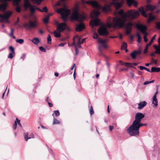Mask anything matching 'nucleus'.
Wrapping results in <instances>:
<instances>
[{
  "mask_svg": "<svg viewBox=\"0 0 160 160\" xmlns=\"http://www.w3.org/2000/svg\"><path fill=\"white\" fill-rule=\"evenodd\" d=\"M9 49L12 51V52L14 54H15L14 49L12 46H10L9 47Z\"/></svg>",
  "mask_w": 160,
  "mask_h": 160,
  "instance_id": "nucleus-49",
  "label": "nucleus"
},
{
  "mask_svg": "<svg viewBox=\"0 0 160 160\" xmlns=\"http://www.w3.org/2000/svg\"><path fill=\"white\" fill-rule=\"evenodd\" d=\"M32 42L35 44L37 45L39 42V39L37 38H34L32 40Z\"/></svg>",
  "mask_w": 160,
  "mask_h": 160,
  "instance_id": "nucleus-33",
  "label": "nucleus"
},
{
  "mask_svg": "<svg viewBox=\"0 0 160 160\" xmlns=\"http://www.w3.org/2000/svg\"><path fill=\"white\" fill-rule=\"evenodd\" d=\"M150 83V81H146L144 83L143 85H146Z\"/></svg>",
  "mask_w": 160,
  "mask_h": 160,
  "instance_id": "nucleus-63",
  "label": "nucleus"
},
{
  "mask_svg": "<svg viewBox=\"0 0 160 160\" xmlns=\"http://www.w3.org/2000/svg\"><path fill=\"white\" fill-rule=\"evenodd\" d=\"M143 39L144 41L145 42H147L148 41V39L147 38V37H146V36H144L143 37Z\"/></svg>",
  "mask_w": 160,
  "mask_h": 160,
  "instance_id": "nucleus-61",
  "label": "nucleus"
},
{
  "mask_svg": "<svg viewBox=\"0 0 160 160\" xmlns=\"http://www.w3.org/2000/svg\"><path fill=\"white\" fill-rule=\"evenodd\" d=\"M66 44V43H65V42L62 43H61L60 44L58 45V46H60V47H63V46H64Z\"/></svg>",
  "mask_w": 160,
  "mask_h": 160,
  "instance_id": "nucleus-60",
  "label": "nucleus"
},
{
  "mask_svg": "<svg viewBox=\"0 0 160 160\" xmlns=\"http://www.w3.org/2000/svg\"><path fill=\"white\" fill-rule=\"evenodd\" d=\"M158 86H157V90L156 92H155L154 96L153 97L152 100H157L156 98L157 95L158 93Z\"/></svg>",
  "mask_w": 160,
  "mask_h": 160,
  "instance_id": "nucleus-32",
  "label": "nucleus"
},
{
  "mask_svg": "<svg viewBox=\"0 0 160 160\" xmlns=\"http://www.w3.org/2000/svg\"><path fill=\"white\" fill-rule=\"evenodd\" d=\"M98 42L102 44V47L104 49H106L108 48V46L106 44V40H102L101 38H99L98 40Z\"/></svg>",
  "mask_w": 160,
  "mask_h": 160,
  "instance_id": "nucleus-18",
  "label": "nucleus"
},
{
  "mask_svg": "<svg viewBox=\"0 0 160 160\" xmlns=\"http://www.w3.org/2000/svg\"><path fill=\"white\" fill-rule=\"evenodd\" d=\"M12 13V12H10L9 13L7 12L5 13L4 15H2L0 14V18H1V19L7 18L8 17H10Z\"/></svg>",
  "mask_w": 160,
  "mask_h": 160,
  "instance_id": "nucleus-22",
  "label": "nucleus"
},
{
  "mask_svg": "<svg viewBox=\"0 0 160 160\" xmlns=\"http://www.w3.org/2000/svg\"><path fill=\"white\" fill-rule=\"evenodd\" d=\"M8 6V3L6 2H4L2 4L0 5V11L3 12L5 11Z\"/></svg>",
  "mask_w": 160,
  "mask_h": 160,
  "instance_id": "nucleus-16",
  "label": "nucleus"
},
{
  "mask_svg": "<svg viewBox=\"0 0 160 160\" xmlns=\"http://www.w3.org/2000/svg\"><path fill=\"white\" fill-rule=\"evenodd\" d=\"M82 2L83 3H85L87 4L91 5L93 7L97 9H99L101 7V6L98 4V2L96 1L90 0L85 2L84 0H82Z\"/></svg>",
  "mask_w": 160,
  "mask_h": 160,
  "instance_id": "nucleus-11",
  "label": "nucleus"
},
{
  "mask_svg": "<svg viewBox=\"0 0 160 160\" xmlns=\"http://www.w3.org/2000/svg\"><path fill=\"white\" fill-rule=\"evenodd\" d=\"M148 18L152 21L155 19V17L153 16H152V13H150L148 16Z\"/></svg>",
  "mask_w": 160,
  "mask_h": 160,
  "instance_id": "nucleus-40",
  "label": "nucleus"
},
{
  "mask_svg": "<svg viewBox=\"0 0 160 160\" xmlns=\"http://www.w3.org/2000/svg\"><path fill=\"white\" fill-rule=\"evenodd\" d=\"M136 36L138 38L141 37L139 33L138 32L136 33Z\"/></svg>",
  "mask_w": 160,
  "mask_h": 160,
  "instance_id": "nucleus-64",
  "label": "nucleus"
},
{
  "mask_svg": "<svg viewBox=\"0 0 160 160\" xmlns=\"http://www.w3.org/2000/svg\"><path fill=\"white\" fill-rule=\"evenodd\" d=\"M158 101H152L151 105L153 108H156L158 105Z\"/></svg>",
  "mask_w": 160,
  "mask_h": 160,
  "instance_id": "nucleus-31",
  "label": "nucleus"
},
{
  "mask_svg": "<svg viewBox=\"0 0 160 160\" xmlns=\"http://www.w3.org/2000/svg\"><path fill=\"white\" fill-rule=\"evenodd\" d=\"M147 104V102L145 101L141 102L138 104V108L139 109H142Z\"/></svg>",
  "mask_w": 160,
  "mask_h": 160,
  "instance_id": "nucleus-23",
  "label": "nucleus"
},
{
  "mask_svg": "<svg viewBox=\"0 0 160 160\" xmlns=\"http://www.w3.org/2000/svg\"><path fill=\"white\" fill-rule=\"evenodd\" d=\"M70 30V28L67 24L64 22L60 23L57 27V30L59 32H62L64 30Z\"/></svg>",
  "mask_w": 160,
  "mask_h": 160,
  "instance_id": "nucleus-8",
  "label": "nucleus"
},
{
  "mask_svg": "<svg viewBox=\"0 0 160 160\" xmlns=\"http://www.w3.org/2000/svg\"><path fill=\"white\" fill-rule=\"evenodd\" d=\"M133 26V24L131 22H129L128 23H126L123 25L122 28L125 27L126 28V34L127 35H129L131 32L132 29V27Z\"/></svg>",
  "mask_w": 160,
  "mask_h": 160,
  "instance_id": "nucleus-10",
  "label": "nucleus"
},
{
  "mask_svg": "<svg viewBox=\"0 0 160 160\" xmlns=\"http://www.w3.org/2000/svg\"><path fill=\"white\" fill-rule=\"evenodd\" d=\"M17 122H16V121H15V122H14V125H13V128L14 129H15L17 127Z\"/></svg>",
  "mask_w": 160,
  "mask_h": 160,
  "instance_id": "nucleus-57",
  "label": "nucleus"
},
{
  "mask_svg": "<svg viewBox=\"0 0 160 160\" xmlns=\"http://www.w3.org/2000/svg\"><path fill=\"white\" fill-rule=\"evenodd\" d=\"M127 4L128 6H130L132 4L135 7H137L138 4V2L135 1L134 0H126Z\"/></svg>",
  "mask_w": 160,
  "mask_h": 160,
  "instance_id": "nucleus-20",
  "label": "nucleus"
},
{
  "mask_svg": "<svg viewBox=\"0 0 160 160\" xmlns=\"http://www.w3.org/2000/svg\"><path fill=\"white\" fill-rule=\"evenodd\" d=\"M152 62L150 63V64H152L154 63L155 66H158L157 64V60L156 59H154L153 58H152L151 59Z\"/></svg>",
  "mask_w": 160,
  "mask_h": 160,
  "instance_id": "nucleus-36",
  "label": "nucleus"
},
{
  "mask_svg": "<svg viewBox=\"0 0 160 160\" xmlns=\"http://www.w3.org/2000/svg\"><path fill=\"white\" fill-rule=\"evenodd\" d=\"M109 8L108 6L107 5H105L104 6L102 7V11L103 12H107L108 11Z\"/></svg>",
  "mask_w": 160,
  "mask_h": 160,
  "instance_id": "nucleus-34",
  "label": "nucleus"
},
{
  "mask_svg": "<svg viewBox=\"0 0 160 160\" xmlns=\"http://www.w3.org/2000/svg\"><path fill=\"white\" fill-rule=\"evenodd\" d=\"M57 12L61 15V18L64 22L67 21L68 17L69 14L70 10L66 8L65 5L64 8H62L58 10Z\"/></svg>",
  "mask_w": 160,
  "mask_h": 160,
  "instance_id": "nucleus-4",
  "label": "nucleus"
},
{
  "mask_svg": "<svg viewBox=\"0 0 160 160\" xmlns=\"http://www.w3.org/2000/svg\"><path fill=\"white\" fill-rule=\"evenodd\" d=\"M98 37V35L97 33H94L93 35V38L95 39H97Z\"/></svg>",
  "mask_w": 160,
  "mask_h": 160,
  "instance_id": "nucleus-53",
  "label": "nucleus"
},
{
  "mask_svg": "<svg viewBox=\"0 0 160 160\" xmlns=\"http://www.w3.org/2000/svg\"><path fill=\"white\" fill-rule=\"evenodd\" d=\"M21 2V0H13V6H18L19 3Z\"/></svg>",
  "mask_w": 160,
  "mask_h": 160,
  "instance_id": "nucleus-28",
  "label": "nucleus"
},
{
  "mask_svg": "<svg viewBox=\"0 0 160 160\" xmlns=\"http://www.w3.org/2000/svg\"><path fill=\"white\" fill-rule=\"evenodd\" d=\"M157 6L152 5L150 4H148L146 6V10L152 11L157 8Z\"/></svg>",
  "mask_w": 160,
  "mask_h": 160,
  "instance_id": "nucleus-21",
  "label": "nucleus"
},
{
  "mask_svg": "<svg viewBox=\"0 0 160 160\" xmlns=\"http://www.w3.org/2000/svg\"><path fill=\"white\" fill-rule=\"evenodd\" d=\"M118 14L121 17H114L112 22H108L107 25L108 27L122 28L125 22L127 21L128 19L133 20L139 15V12L134 10H128L125 13L124 11L121 9L118 12Z\"/></svg>",
  "mask_w": 160,
  "mask_h": 160,
  "instance_id": "nucleus-1",
  "label": "nucleus"
},
{
  "mask_svg": "<svg viewBox=\"0 0 160 160\" xmlns=\"http://www.w3.org/2000/svg\"><path fill=\"white\" fill-rule=\"evenodd\" d=\"M112 3L116 8L117 9L120 8L123 4V0H121L120 2H112Z\"/></svg>",
  "mask_w": 160,
  "mask_h": 160,
  "instance_id": "nucleus-17",
  "label": "nucleus"
},
{
  "mask_svg": "<svg viewBox=\"0 0 160 160\" xmlns=\"http://www.w3.org/2000/svg\"><path fill=\"white\" fill-rule=\"evenodd\" d=\"M75 55H77L78 54V50L76 46L75 47Z\"/></svg>",
  "mask_w": 160,
  "mask_h": 160,
  "instance_id": "nucleus-56",
  "label": "nucleus"
},
{
  "mask_svg": "<svg viewBox=\"0 0 160 160\" xmlns=\"http://www.w3.org/2000/svg\"><path fill=\"white\" fill-rule=\"evenodd\" d=\"M127 43L125 42H123L122 43V46L121 49L122 50H124L127 48Z\"/></svg>",
  "mask_w": 160,
  "mask_h": 160,
  "instance_id": "nucleus-37",
  "label": "nucleus"
},
{
  "mask_svg": "<svg viewBox=\"0 0 160 160\" xmlns=\"http://www.w3.org/2000/svg\"><path fill=\"white\" fill-rule=\"evenodd\" d=\"M70 18L72 20H75L80 22L76 26V31L80 32L85 28V25L82 22L86 18V17L84 15L79 13L77 8H76L74 9L71 16Z\"/></svg>",
  "mask_w": 160,
  "mask_h": 160,
  "instance_id": "nucleus-2",
  "label": "nucleus"
},
{
  "mask_svg": "<svg viewBox=\"0 0 160 160\" xmlns=\"http://www.w3.org/2000/svg\"><path fill=\"white\" fill-rule=\"evenodd\" d=\"M14 31V30L12 28H11V32L9 34V36H10L11 37V36H12L13 34Z\"/></svg>",
  "mask_w": 160,
  "mask_h": 160,
  "instance_id": "nucleus-52",
  "label": "nucleus"
},
{
  "mask_svg": "<svg viewBox=\"0 0 160 160\" xmlns=\"http://www.w3.org/2000/svg\"><path fill=\"white\" fill-rule=\"evenodd\" d=\"M138 126L137 125L135 127H133V128H132L131 130H129V131L128 132L130 136H132L138 135L139 133V129L143 125L146 126L147 124L145 123L142 124L140 122L138 124Z\"/></svg>",
  "mask_w": 160,
  "mask_h": 160,
  "instance_id": "nucleus-5",
  "label": "nucleus"
},
{
  "mask_svg": "<svg viewBox=\"0 0 160 160\" xmlns=\"http://www.w3.org/2000/svg\"><path fill=\"white\" fill-rule=\"evenodd\" d=\"M92 13L96 17H98V16L100 14V12L98 10L93 11Z\"/></svg>",
  "mask_w": 160,
  "mask_h": 160,
  "instance_id": "nucleus-35",
  "label": "nucleus"
},
{
  "mask_svg": "<svg viewBox=\"0 0 160 160\" xmlns=\"http://www.w3.org/2000/svg\"><path fill=\"white\" fill-rule=\"evenodd\" d=\"M90 24L91 27L99 25L101 24L100 20L98 17H96L94 20L91 21Z\"/></svg>",
  "mask_w": 160,
  "mask_h": 160,
  "instance_id": "nucleus-12",
  "label": "nucleus"
},
{
  "mask_svg": "<svg viewBox=\"0 0 160 160\" xmlns=\"http://www.w3.org/2000/svg\"><path fill=\"white\" fill-rule=\"evenodd\" d=\"M89 112L91 115H93L94 113V112L93 110L92 107V106H91L90 107V109Z\"/></svg>",
  "mask_w": 160,
  "mask_h": 160,
  "instance_id": "nucleus-47",
  "label": "nucleus"
},
{
  "mask_svg": "<svg viewBox=\"0 0 160 160\" xmlns=\"http://www.w3.org/2000/svg\"><path fill=\"white\" fill-rule=\"evenodd\" d=\"M145 116L144 114L140 112L137 113L135 116V120L133 122L132 124L130 127L127 129V132H128L129 130H131L133 127L136 126H138V124L141 122V119L143 118Z\"/></svg>",
  "mask_w": 160,
  "mask_h": 160,
  "instance_id": "nucleus-3",
  "label": "nucleus"
},
{
  "mask_svg": "<svg viewBox=\"0 0 160 160\" xmlns=\"http://www.w3.org/2000/svg\"><path fill=\"white\" fill-rule=\"evenodd\" d=\"M79 37H78V35H75L74 37L73 38V43H72V45H76V43L75 42V39H76V38H77L78 39V38H79Z\"/></svg>",
  "mask_w": 160,
  "mask_h": 160,
  "instance_id": "nucleus-46",
  "label": "nucleus"
},
{
  "mask_svg": "<svg viewBox=\"0 0 160 160\" xmlns=\"http://www.w3.org/2000/svg\"><path fill=\"white\" fill-rule=\"evenodd\" d=\"M119 62L122 65H124L126 67H133V66H137L138 63H131L129 62H122L121 60L119 61Z\"/></svg>",
  "mask_w": 160,
  "mask_h": 160,
  "instance_id": "nucleus-15",
  "label": "nucleus"
},
{
  "mask_svg": "<svg viewBox=\"0 0 160 160\" xmlns=\"http://www.w3.org/2000/svg\"><path fill=\"white\" fill-rule=\"evenodd\" d=\"M28 133H24V138L25 139V140L26 141H27L28 139L31 138H34V135L32 133H31L30 134L31 137H28Z\"/></svg>",
  "mask_w": 160,
  "mask_h": 160,
  "instance_id": "nucleus-24",
  "label": "nucleus"
},
{
  "mask_svg": "<svg viewBox=\"0 0 160 160\" xmlns=\"http://www.w3.org/2000/svg\"><path fill=\"white\" fill-rule=\"evenodd\" d=\"M156 28L158 29H160V22L155 23Z\"/></svg>",
  "mask_w": 160,
  "mask_h": 160,
  "instance_id": "nucleus-45",
  "label": "nucleus"
},
{
  "mask_svg": "<svg viewBox=\"0 0 160 160\" xmlns=\"http://www.w3.org/2000/svg\"><path fill=\"white\" fill-rule=\"evenodd\" d=\"M98 50L99 54L100 55H103V53L102 50L101 48V46H99L98 47Z\"/></svg>",
  "mask_w": 160,
  "mask_h": 160,
  "instance_id": "nucleus-38",
  "label": "nucleus"
},
{
  "mask_svg": "<svg viewBox=\"0 0 160 160\" xmlns=\"http://www.w3.org/2000/svg\"><path fill=\"white\" fill-rule=\"evenodd\" d=\"M49 15H48L44 19L43 22L44 23L47 24V23L49 21Z\"/></svg>",
  "mask_w": 160,
  "mask_h": 160,
  "instance_id": "nucleus-39",
  "label": "nucleus"
},
{
  "mask_svg": "<svg viewBox=\"0 0 160 160\" xmlns=\"http://www.w3.org/2000/svg\"><path fill=\"white\" fill-rule=\"evenodd\" d=\"M16 42L20 44H22L23 43L24 40L22 39H17L16 40Z\"/></svg>",
  "mask_w": 160,
  "mask_h": 160,
  "instance_id": "nucleus-44",
  "label": "nucleus"
},
{
  "mask_svg": "<svg viewBox=\"0 0 160 160\" xmlns=\"http://www.w3.org/2000/svg\"><path fill=\"white\" fill-rule=\"evenodd\" d=\"M141 53V51L139 50L138 51H134L131 54V56L132 58L135 59L137 55H140Z\"/></svg>",
  "mask_w": 160,
  "mask_h": 160,
  "instance_id": "nucleus-19",
  "label": "nucleus"
},
{
  "mask_svg": "<svg viewBox=\"0 0 160 160\" xmlns=\"http://www.w3.org/2000/svg\"><path fill=\"white\" fill-rule=\"evenodd\" d=\"M136 27L142 33H144L145 32V31H147V28L145 26L141 24H137L136 25Z\"/></svg>",
  "mask_w": 160,
  "mask_h": 160,
  "instance_id": "nucleus-13",
  "label": "nucleus"
},
{
  "mask_svg": "<svg viewBox=\"0 0 160 160\" xmlns=\"http://www.w3.org/2000/svg\"><path fill=\"white\" fill-rule=\"evenodd\" d=\"M17 122L18 124L20 125V127L22 126V125L20 122V121L19 120H18V118L16 119V121Z\"/></svg>",
  "mask_w": 160,
  "mask_h": 160,
  "instance_id": "nucleus-58",
  "label": "nucleus"
},
{
  "mask_svg": "<svg viewBox=\"0 0 160 160\" xmlns=\"http://www.w3.org/2000/svg\"><path fill=\"white\" fill-rule=\"evenodd\" d=\"M51 38L50 35H48V37L47 38V41L48 43L49 44H51Z\"/></svg>",
  "mask_w": 160,
  "mask_h": 160,
  "instance_id": "nucleus-43",
  "label": "nucleus"
},
{
  "mask_svg": "<svg viewBox=\"0 0 160 160\" xmlns=\"http://www.w3.org/2000/svg\"><path fill=\"white\" fill-rule=\"evenodd\" d=\"M109 130L110 131H112L114 128L112 126H109Z\"/></svg>",
  "mask_w": 160,
  "mask_h": 160,
  "instance_id": "nucleus-62",
  "label": "nucleus"
},
{
  "mask_svg": "<svg viewBox=\"0 0 160 160\" xmlns=\"http://www.w3.org/2000/svg\"><path fill=\"white\" fill-rule=\"evenodd\" d=\"M39 49L42 52H45L46 51V49L43 48V47L41 46L39 47Z\"/></svg>",
  "mask_w": 160,
  "mask_h": 160,
  "instance_id": "nucleus-51",
  "label": "nucleus"
},
{
  "mask_svg": "<svg viewBox=\"0 0 160 160\" xmlns=\"http://www.w3.org/2000/svg\"><path fill=\"white\" fill-rule=\"evenodd\" d=\"M24 7L25 10L28 8H30V12L32 14H33L35 12L34 5H32L30 3L29 0H24Z\"/></svg>",
  "mask_w": 160,
  "mask_h": 160,
  "instance_id": "nucleus-7",
  "label": "nucleus"
},
{
  "mask_svg": "<svg viewBox=\"0 0 160 160\" xmlns=\"http://www.w3.org/2000/svg\"><path fill=\"white\" fill-rule=\"evenodd\" d=\"M160 71V68L152 67L151 68V72H158Z\"/></svg>",
  "mask_w": 160,
  "mask_h": 160,
  "instance_id": "nucleus-26",
  "label": "nucleus"
},
{
  "mask_svg": "<svg viewBox=\"0 0 160 160\" xmlns=\"http://www.w3.org/2000/svg\"><path fill=\"white\" fill-rule=\"evenodd\" d=\"M48 10L47 7H45L43 8L42 10V11H41V12H48Z\"/></svg>",
  "mask_w": 160,
  "mask_h": 160,
  "instance_id": "nucleus-50",
  "label": "nucleus"
},
{
  "mask_svg": "<svg viewBox=\"0 0 160 160\" xmlns=\"http://www.w3.org/2000/svg\"><path fill=\"white\" fill-rule=\"evenodd\" d=\"M80 40H81V38L80 37L78 38L77 39L78 42L77 43H76V44H81V42H80Z\"/></svg>",
  "mask_w": 160,
  "mask_h": 160,
  "instance_id": "nucleus-55",
  "label": "nucleus"
},
{
  "mask_svg": "<svg viewBox=\"0 0 160 160\" xmlns=\"http://www.w3.org/2000/svg\"><path fill=\"white\" fill-rule=\"evenodd\" d=\"M31 1L33 4L37 5H40L42 2V0H31Z\"/></svg>",
  "mask_w": 160,
  "mask_h": 160,
  "instance_id": "nucleus-30",
  "label": "nucleus"
},
{
  "mask_svg": "<svg viewBox=\"0 0 160 160\" xmlns=\"http://www.w3.org/2000/svg\"><path fill=\"white\" fill-rule=\"evenodd\" d=\"M15 6L16 7L15 8L16 11L18 12H21V8L20 6V5H19L18 6Z\"/></svg>",
  "mask_w": 160,
  "mask_h": 160,
  "instance_id": "nucleus-41",
  "label": "nucleus"
},
{
  "mask_svg": "<svg viewBox=\"0 0 160 160\" xmlns=\"http://www.w3.org/2000/svg\"><path fill=\"white\" fill-rule=\"evenodd\" d=\"M54 113L56 117H58L60 115V113L58 110L54 111Z\"/></svg>",
  "mask_w": 160,
  "mask_h": 160,
  "instance_id": "nucleus-48",
  "label": "nucleus"
},
{
  "mask_svg": "<svg viewBox=\"0 0 160 160\" xmlns=\"http://www.w3.org/2000/svg\"><path fill=\"white\" fill-rule=\"evenodd\" d=\"M138 68L141 70H143L145 69V67L142 66H139L138 67Z\"/></svg>",
  "mask_w": 160,
  "mask_h": 160,
  "instance_id": "nucleus-59",
  "label": "nucleus"
},
{
  "mask_svg": "<svg viewBox=\"0 0 160 160\" xmlns=\"http://www.w3.org/2000/svg\"><path fill=\"white\" fill-rule=\"evenodd\" d=\"M59 123L60 122L57 119H56L55 118H54L52 124L53 125H55L56 124H59Z\"/></svg>",
  "mask_w": 160,
  "mask_h": 160,
  "instance_id": "nucleus-42",
  "label": "nucleus"
},
{
  "mask_svg": "<svg viewBox=\"0 0 160 160\" xmlns=\"http://www.w3.org/2000/svg\"><path fill=\"white\" fill-rule=\"evenodd\" d=\"M154 48L156 50L155 51V53L157 54H160V48H158V46L154 45L153 46Z\"/></svg>",
  "mask_w": 160,
  "mask_h": 160,
  "instance_id": "nucleus-27",
  "label": "nucleus"
},
{
  "mask_svg": "<svg viewBox=\"0 0 160 160\" xmlns=\"http://www.w3.org/2000/svg\"><path fill=\"white\" fill-rule=\"evenodd\" d=\"M156 35H155L151 38L150 42L147 44L144 50V53H146L148 51V47L150 46L151 44L153 43V40H155V38L156 36Z\"/></svg>",
  "mask_w": 160,
  "mask_h": 160,
  "instance_id": "nucleus-14",
  "label": "nucleus"
},
{
  "mask_svg": "<svg viewBox=\"0 0 160 160\" xmlns=\"http://www.w3.org/2000/svg\"><path fill=\"white\" fill-rule=\"evenodd\" d=\"M98 34L101 36H107L109 34V32L105 26L100 27L98 30Z\"/></svg>",
  "mask_w": 160,
  "mask_h": 160,
  "instance_id": "nucleus-9",
  "label": "nucleus"
},
{
  "mask_svg": "<svg viewBox=\"0 0 160 160\" xmlns=\"http://www.w3.org/2000/svg\"><path fill=\"white\" fill-rule=\"evenodd\" d=\"M61 32H57L56 31H54L53 32H51L52 33H53L54 34L55 37L57 38H59L61 36Z\"/></svg>",
  "mask_w": 160,
  "mask_h": 160,
  "instance_id": "nucleus-29",
  "label": "nucleus"
},
{
  "mask_svg": "<svg viewBox=\"0 0 160 160\" xmlns=\"http://www.w3.org/2000/svg\"><path fill=\"white\" fill-rule=\"evenodd\" d=\"M138 10L140 12L143 16L145 17H147L148 16L147 15L146 12L144 11V8L143 7H141L140 8H138Z\"/></svg>",
  "mask_w": 160,
  "mask_h": 160,
  "instance_id": "nucleus-25",
  "label": "nucleus"
},
{
  "mask_svg": "<svg viewBox=\"0 0 160 160\" xmlns=\"http://www.w3.org/2000/svg\"><path fill=\"white\" fill-rule=\"evenodd\" d=\"M37 24L38 23L36 21L32 22L31 20H29L28 23H26L24 24L23 27L26 29L29 30L31 28H36Z\"/></svg>",
  "mask_w": 160,
  "mask_h": 160,
  "instance_id": "nucleus-6",
  "label": "nucleus"
},
{
  "mask_svg": "<svg viewBox=\"0 0 160 160\" xmlns=\"http://www.w3.org/2000/svg\"><path fill=\"white\" fill-rule=\"evenodd\" d=\"M13 53L12 52H11L9 54V55L8 56V58L12 59L13 58Z\"/></svg>",
  "mask_w": 160,
  "mask_h": 160,
  "instance_id": "nucleus-54",
  "label": "nucleus"
}]
</instances>
